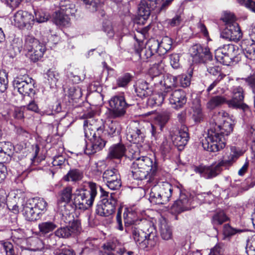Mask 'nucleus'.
I'll return each mask as SVG.
<instances>
[{
  "label": "nucleus",
  "instance_id": "nucleus-1",
  "mask_svg": "<svg viewBox=\"0 0 255 255\" xmlns=\"http://www.w3.org/2000/svg\"><path fill=\"white\" fill-rule=\"evenodd\" d=\"M210 124L202 146L207 151L217 152L225 147L226 136L233 130V122L227 113L221 111L214 115Z\"/></svg>",
  "mask_w": 255,
  "mask_h": 255
},
{
  "label": "nucleus",
  "instance_id": "nucleus-2",
  "mask_svg": "<svg viewBox=\"0 0 255 255\" xmlns=\"http://www.w3.org/2000/svg\"><path fill=\"white\" fill-rule=\"evenodd\" d=\"M130 230L132 238L140 249L148 250L157 245L158 240L157 231L151 222L140 220L138 224L131 227Z\"/></svg>",
  "mask_w": 255,
  "mask_h": 255
},
{
  "label": "nucleus",
  "instance_id": "nucleus-3",
  "mask_svg": "<svg viewBox=\"0 0 255 255\" xmlns=\"http://www.w3.org/2000/svg\"><path fill=\"white\" fill-rule=\"evenodd\" d=\"M97 188L96 183L89 182L86 188L77 189L73 195L75 207L83 210L92 207L97 195Z\"/></svg>",
  "mask_w": 255,
  "mask_h": 255
},
{
  "label": "nucleus",
  "instance_id": "nucleus-4",
  "mask_svg": "<svg viewBox=\"0 0 255 255\" xmlns=\"http://www.w3.org/2000/svg\"><path fill=\"white\" fill-rule=\"evenodd\" d=\"M46 48L38 40L32 35H27L25 37L23 50L27 51L26 55L30 60L36 62L43 56Z\"/></svg>",
  "mask_w": 255,
  "mask_h": 255
},
{
  "label": "nucleus",
  "instance_id": "nucleus-5",
  "mask_svg": "<svg viewBox=\"0 0 255 255\" xmlns=\"http://www.w3.org/2000/svg\"><path fill=\"white\" fill-rule=\"evenodd\" d=\"M101 189L102 195L106 198H103L97 205L96 213L100 216L108 217L115 212L117 200L115 193L109 194L106 191H103L102 188Z\"/></svg>",
  "mask_w": 255,
  "mask_h": 255
},
{
  "label": "nucleus",
  "instance_id": "nucleus-6",
  "mask_svg": "<svg viewBox=\"0 0 255 255\" xmlns=\"http://www.w3.org/2000/svg\"><path fill=\"white\" fill-rule=\"evenodd\" d=\"M34 81L27 75H19L14 78L13 86L15 90L23 96H33L35 94Z\"/></svg>",
  "mask_w": 255,
  "mask_h": 255
},
{
  "label": "nucleus",
  "instance_id": "nucleus-7",
  "mask_svg": "<svg viewBox=\"0 0 255 255\" xmlns=\"http://www.w3.org/2000/svg\"><path fill=\"white\" fill-rule=\"evenodd\" d=\"M238 47L229 44L224 45L215 51V57L217 61L225 65H230L238 54Z\"/></svg>",
  "mask_w": 255,
  "mask_h": 255
},
{
  "label": "nucleus",
  "instance_id": "nucleus-8",
  "mask_svg": "<svg viewBox=\"0 0 255 255\" xmlns=\"http://www.w3.org/2000/svg\"><path fill=\"white\" fill-rule=\"evenodd\" d=\"M160 84L162 86V92L154 95L152 99L154 100V104L157 106L161 105L166 98L168 93L173 91V89L178 85L176 77L168 74L164 78L163 81L160 80Z\"/></svg>",
  "mask_w": 255,
  "mask_h": 255
},
{
  "label": "nucleus",
  "instance_id": "nucleus-9",
  "mask_svg": "<svg viewBox=\"0 0 255 255\" xmlns=\"http://www.w3.org/2000/svg\"><path fill=\"white\" fill-rule=\"evenodd\" d=\"M109 103V113L113 118H120L124 116L126 110L129 105L128 104L123 95H116L111 98Z\"/></svg>",
  "mask_w": 255,
  "mask_h": 255
},
{
  "label": "nucleus",
  "instance_id": "nucleus-10",
  "mask_svg": "<svg viewBox=\"0 0 255 255\" xmlns=\"http://www.w3.org/2000/svg\"><path fill=\"white\" fill-rule=\"evenodd\" d=\"M14 25L19 28L30 29L35 22L34 16L26 11L18 10L12 17Z\"/></svg>",
  "mask_w": 255,
  "mask_h": 255
},
{
  "label": "nucleus",
  "instance_id": "nucleus-11",
  "mask_svg": "<svg viewBox=\"0 0 255 255\" xmlns=\"http://www.w3.org/2000/svg\"><path fill=\"white\" fill-rule=\"evenodd\" d=\"M190 53L195 63H208L212 60L211 53L209 48L203 47L200 44L193 45L190 49Z\"/></svg>",
  "mask_w": 255,
  "mask_h": 255
},
{
  "label": "nucleus",
  "instance_id": "nucleus-12",
  "mask_svg": "<svg viewBox=\"0 0 255 255\" xmlns=\"http://www.w3.org/2000/svg\"><path fill=\"white\" fill-rule=\"evenodd\" d=\"M103 179L107 186L111 190H117L122 185L120 173L116 168H109L105 170L103 174Z\"/></svg>",
  "mask_w": 255,
  "mask_h": 255
},
{
  "label": "nucleus",
  "instance_id": "nucleus-13",
  "mask_svg": "<svg viewBox=\"0 0 255 255\" xmlns=\"http://www.w3.org/2000/svg\"><path fill=\"white\" fill-rule=\"evenodd\" d=\"M81 231V223L79 220H74L70 225L58 228L54 235L59 238L67 239L74 237Z\"/></svg>",
  "mask_w": 255,
  "mask_h": 255
},
{
  "label": "nucleus",
  "instance_id": "nucleus-14",
  "mask_svg": "<svg viewBox=\"0 0 255 255\" xmlns=\"http://www.w3.org/2000/svg\"><path fill=\"white\" fill-rule=\"evenodd\" d=\"M223 166L224 165L220 161L217 164L209 166L203 165L195 166L194 171L206 179H211L219 175L221 172Z\"/></svg>",
  "mask_w": 255,
  "mask_h": 255
},
{
  "label": "nucleus",
  "instance_id": "nucleus-15",
  "mask_svg": "<svg viewBox=\"0 0 255 255\" xmlns=\"http://www.w3.org/2000/svg\"><path fill=\"white\" fill-rule=\"evenodd\" d=\"M170 118V114L168 112L158 114L154 118L153 123L151 124L150 132L152 136L156 138L158 134L163 131Z\"/></svg>",
  "mask_w": 255,
  "mask_h": 255
},
{
  "label": "nucleus",
  "instance_id": "nucleus-16",
  "mask_svg": "<svg viewBox=\"0 0 255 255\" xmlns=\"http://www.w3.org/2000/svg\"><path fill=\"white\" fill-rule=\"evenodd\" d=\"M172 107L176 110L182 108L187 102L185 92L181 89L175 90L168 93L166 96Z\"/></svg>",
  "mask_w": 255,
  "mask_h": 255
},
{
  "label": "nucleus",
  "instance_id": "nucleus-17",
  "mask_svg": "<svg viewBox=\"0 0 255 255\" xmlns=\"http://www.w3.org/2000/svg\"><path fill=\"white\" fill-rule=\"evenodd\" d=\"M221 37L229 41H239L242 37V33L239 24L234 23L227 25L221 33Z\"/></svg>",
  "mask_w": 255,
  "mask_h": 255
},
{
  "label": "nucleus",
  "instance_id": "nucleus-18",
  "mask_svg": "<svg viewBox=\"0 0 255 255\" xmlns=\"http://www.w3.org/2000/svg\"><path fill=\"white\" fill-rule=\"evenodd\" d=\"M153 187L154 195L157 196L160 195V194L163 195L162 198L164 202H168L170 201L175 190L180 191V190L177 188L174 189L171 184L167 182H159Z\"/></svg>",
  "mask_w": 255,
  "mask_h": 255
},
{
  "label": "nucleus",
  "instance_id": "nucleus-19",
  "mask_svg": "<svg viewBox=\"0 0 255 255\" xmlns=\"http://www.w3.org/2000/svg\"><path fill=\"white\" fill-rule=\"evenodd\" d=\"M192 200L188 198L184 194H181L179 199L176 201L171 207V211L174 213L179 214L182 212L191 210L194 208Z\"/></svg>",
  "mask_w": 255,
  "mask_h": 255
},
{
  "label": "nucleus",
  "instance_id": "nucleus-20",
  "mask_svg": "<svg viewBox=\"0 0 255 255\" xmlns=\"http://www.w3.org/2000/svg\"><path fill=\"white\" fill-rule=\"evenodd\" d=\"M160 1V0H141L138 7V15L144 19H147L152 10L159 5Z\"/></svg>",
  "mask_w": 255,
  "mask_h": 255
},
{
  "label": "nucleus",
  "instance_id": "nucleus-21",
  "mask_svg": "<svg viewBox=\"0 0 255 255\" xmlns=\"http://www.w3.org/2000/svg\"><path fill=\"white\" fill-rule=\"evenodd\" d=\"M186 126H182L180 129L171 131V139L175 146L183 147L187 144L189 138Z\"/></svg>",
  "mask_w": 255,
  "mask_h": 255
},
{
  "label": "nucleus",
  "instance_id": "nucleus-22",
  "mask_svg": "<svg viewBox=\"0 0 255 255\" xmlns=\"http://www.w3.org/2000/svg\"><path fill=\"white\" fill-rule=\"evenodd\" d=\"M132 164L136 167H142V169L149 172L151 175H154L157 170V165L153 162L152 160L145 156L136 158Z\"/></svg>",
  "mask_w": 255,
  "mask_h": 255
},
{
  "label": "nucleus",
  "instance_id": "nucleus-23",
  "mask_svg": "<svg viewBox=\"0 0 255 255\" xmlns=\"http://www.w3.org/2000/svg\"><path fill=\"white\" fill-rule=\"evenodd\" d=\"M144 137L143 129L132 125L128 128L127 138L130 142L140 144L143 142Z\"/></svg>",
  "mask_w": 255,
  "mask_h": 255
},
{
  "label": "nucleus",
  "instance_id": "nucleus-24",
  "mask_svg": "<svg viewBox=\"0 0 255 255\" xmlns=\"http://www.w3.org/2000/svg\"><path fill=\"white\" fill-rule=\"evenodd\" d=\"M232 99L227 101V103L229 107L239 108L242 106V102L244 99L243 89L240 86H235L232 89Z\"/></svg>",
  "mask_w": 255,
  "mask_h": 255
},
{
  "label": "nucleus",
  "instance_id": "nucleus-25",
  "mask_svg": "<svg viewBox=\"0 0 255 255\" xmlns=\"http://www.w3.org/2000/svg\"><path fill=\"white\" fill-rule=\"evenodd\" d=\"M244 152L243 150L239 147L232 146L229 154L225 156L224 159L221 161L224 166H230L236 162L241 156L243 155Z\"/></svg>",
  "mask_w": 255,
  "mask_h": 255
},
{
  "label": "nucleus",
  "instance_id": "nucleus-26",
  "mask_svg": "<svg viewBox=\"0 0 255 255\" xmlns=\"http://www.w3.org/2000/svg\"><path fill=\"white\" fill-rule=\"evenodd\" d=\"M124 219L126 226L138 224L140 220H138L137 212L133 208H126L124 213Z\"/></svg>",
  "mask_w": 255,
  "mask_h": 255
},
{
  "label": "nucleus",
  "instance_id": "nucleus-27",
  "mask_svg": "<svg viewBox=\"0 0 255 255\" xmlns=\"http://www.w3.org/2000/svg\"><path fill=\"white\" fill-rule=\"evenodd\" d=\"M135 91L137 96L140 98L147 97L152 94L153 90L148 83L144 81H138L135 87Z\"/></svg>",
  "mask_w": 255,
  "mask_h": 255
},
{
  "label": "nucleus",
  "instance_id": "nucleus-28",
  "mask_svg": "<svg viewBox=\"0 0 255 255\" xmlns=\"http://www.w3.org/2000/svg\"><path fill=\"white\" fill-rule=\"evenodd\" d=\"M72 188L70 186L65 187L62 191L60 199L57 202L58 208H60L62 212L66 208V205L71 201L72 195Z\"/></svg>",
  "mask_w": 255,
  "mask_h": 255
},
{
  "label": "nucleus",
  "instance_id": "nucleus-29",
  "mask_svg": "<svg viewBox=\"0 0 255 255\" xmlns=\"http://www.w3.org/2000/svg\"><path fill=\"white\" fill-rule=\"evenodd\" d=\"M22 213L27 220L34 221L36 220L40 212L34 209L33 205L28 200L26 203L23 205Z\"/></svg>",
  "mask_w": 255,
  "mask_h": 255
},
{
  "label": "nucleus",
  "instance_id": "nucleus-30",
  "mask_svg": "<svg viewBox=\"0 0 255 255\" xmlns=\"http://www.w3.org/2000/svg\"><path fill=\"white\" fill-rule=\"evenodd\" d=\"M53 20L57 25L60 27H64L69 25L70 19L69 15L59 9L56 11L53 15Z\"/></svg>",
  "mask_w": 255,
  "mask_h": 255
},
{
  "label": "nucleus",
  "instance_id": "nucleus-31",
  "mask_svg": "<svg viewBox=\"0 0 255 255\" xmlns=\"http://www.w3.org/2000/svg\"><path fill=\"white\" fill-rule=\"evenodd\" d=\"M94 120L90 119L85 120L83 125L85 136L90 140H92L96 137L95 130H99L98 127L92 124Z\"/></svg>",
  "mask_w": 255,
  "mask_h": 255
},
{
  "label": "nucleus",
  "instance_id": "nucleus-32",
  "mask_svg": "<svg viewBox=\"0 0 255 255\" xmlns=\"http://www.w3.org/2000/svg\"><path fill=\"white\" fill-rule=\"evenodd\" d=\"M131 169L132 176L134 179L136 180H142L147 178H149V180H150L154 176L151 175L150 172L144 170L142 167H136V166H134L132 164Z\"/></svg>",
  "mask_w": 255,
  "mask_h": 255
},
{
  "label": "nucleus",
  "instance_id": "nucleus-33",
  "mask_svg": "<svg viewBox=\"0 0 255 255\" xmlns=\"http://www.w3.org/2000/svg\"><path fill=\"white\" fill-rule=\"evenodd\" d=\"M107 128L105 130L104 134L109 137L119 135L121 131L122 128L117 121H110L107 124Z\"/></svg>",
  "mask_w": 255,
  "mask_h": 255
},
{
  "label": "nucleus",
  "instance_id": "nucleus-34",
  "mask_svg": "<svg viewBox=\"0 0 255 255\" xmlns=\"http://www.w3.org/2000/svg\"><path fill=\"white\" fill-rule=\"evenodd\" d=\"M59 9L68 15H73L77 11L75 4L70 0H61L59 3Z\"/></svg>",
  "mask_w": 255,
  "mask_h": 255
},
{
  "label": "nucleus",
  "instance_id": "nucleus-35",
  "mask_svg": "<svg viewBox=\"0 0 255 255\" xmlns=\"http://www.w3.org/2000/svg\"><path fill=\"white\" fill-rule=\"evenodd\" d=\"M126 150V149L124 144H116L110 148L109 156L111 158H120L125 155Z\"/></svg>",
  "mask_w": 255,
  "mask_h": 255
},
{
  "label": "nucleus",
  "instance_id": "nucleus-36",
  "mask_svg": "<svg viewBox=\"0 0 255 255\" xmlns=\"http://www.w3.org/2000/svg\"><path fill=\"white\" fill-rule=\"evenodd\" d=\"M103 248L108 251H115L121 255H123L126 251L123 245L116 239L106 243L103 245Z\"/></svg>",
  "mask_w": 255,
  "mask_h": 255
},
{
  "label": "nucleus",
  "instance_id": "nucleus-37",
  "mask_svg": "<svg viewBox=\"0 0 255 255\" xmlns=\"http://www.w3.org/2000/svg\"><path fill=\"white\" fill-rule=\"evenodd\" d=\"M159 230L161 238L163 240H168L171 239L172 235V230L164 219L160 220Z\"/></svg>",
  "mask_w": 255,
  "mask_h": 255
},
{
  "label": "nucleus",
  "instance_id": "nucleus-38",
  "mask_svg": "<svg viewBox=\"0 0 255 255\" xmlns=\"http://www.w3.org/2000/svg\"><path fill=\"white\" fill-rule=\"evenodd\" d=\"M83 176L82 171L78 169H70L67 174L63 177L64 180L66 181L77 182L82 179Z\"/></svg>",
  "mask_w": 255,
  "mask_h": 255
},
{
  "label": "nucleus",
  "instance_id": "nucleus-39",
  "mask_svg": "<svg viewBox=\"0 0 255 255\" xmlns=\"http://www.w3.org/2000/svg\"><path fill=\"white\" fill-rule=\"evenodd\" d=\"M56 227L57 225L50 221L42 222L38 225L39 232L43 235L52 232Z\"/></svg>",
  "mask_w": 255,
  "mask_h": 255
},
{
  "label": "nucleus",
  "instance_id": "nucleus-40",
  "mask_svg": "<svg viewBox=\"0 0 255 255\" xmlns=\"http://www.w3.org/2000/svg\"><path fill=\"white\" fill-rule=\"evenodd\" d=\"M138 48L135 46V53L138 55L139 58L143 60H147L151 56H152L154 53L151 50H150L147 47L143 48V45H141L140 44H138Z\"/></svg>",
  "mask_w": 255,
  "mask_h": 255
},
{
  "label": "nucleus",
  "instance_id": "nucleus-41",
  "mask_svg": "<svg viewBox=\"0 0 255 255\" xmlns=\"http://www.w3.org/2000/svg\"><path fill=\"white\" fill-rule=\"evenodd\" d=\"M28 200L36 211L40 213L41 211H45L47 210V203L43 198L37 197Z\"/></svg>",
  "mask_w": 255,
  "mask_h": 255
},
{
  "label": "nucleus",
  "instance_id": "nucleus-42",
  "mask_svg": "<svg viewBox=\"0 0 255 255\" xmlns=\"http://www.w3.org/2000/svg\"><path fill=\"white\" fill-rule=\"evenodd\" d=\"M28 243L30 245L29 250L32 251H41L44 248L43 241L38 238L34 237L28 239Z\"/></svg>",
  "mask_w": 255,
  "mask_h": 255
},
{
  "label": "nucleus",
  "instance_id": "nucleus-43",
  "mask_svg": "<svg viewBox=\"0 0 255 255\" xmlns=\"http://www.w3.org/2000/svg\"><path fill=\"white\" fill-rule=\"evenodd\" d=\"M227 103L226 99L219 96L212 97L207 103V108L210 110H213L217 107L221 106L225 103Z\"/></svg>",
  "mask_w": 255,
  "mask_h": 255
},
{
  "label": "nucleus",
  "instance_id": "nucleus-44",
  "mask_svg": "<svg viewBox=\"0 0 255 255\" xmlns=\"http://www.w3.org/2000/svg\"><path fill=\"white\" fill-rule=\"evenodd\" d=\"M242 51L245 57L251 60H255V44L241 45Z\"/></svg>",
  "mask_w": 255,
  "mask_h": 255
},
{
  "label": "nucleus",
  "instance_id": "nucleus-45",
  "mask_svg": "<svg viewBox=\"0 0 255 255\" xmlns=\"http://www.w3.org/2000/svg\"><path fill=\"white\" fill-rule=\"evenodd\" d=\"M159 44V54H164L171 48L172 40L170 37L165 36L162 39Z\"/></svg>",
  "mask_w": 255,
  "mask_h": 255
},
{
  "label": "nucleus",
  "instance_id": "nucleus-46",
  "mask_svg": "<svg viewBox=\"0 0 255 255\" xmlns=\"http://www.w3.org/2000/svg\"><path fill=\"white\" fill-rule=\"evenodd\" d=\"M229 218L223 211L216 212L212 217V222L214 226L220 225L227 221Z\"/></svg>",
  "mask_w": 255,
  "mask_h": 255
},
{
  "label": "nucleus",
  "instance_id": "nucleus-47",
  "mask_svg": "<svg viewBox=\"0 0 255 255\" xmlns=\"http://www.w3.org/2000/svg\"><path fill=\"white\" fill-rule=\"evenodd\" d=\"M91 141L92 143H93V151L91 150L89 152L88 150L87 151L88 154H94L98 151L101 150L105 145L106 141L103 140L100 136H96Z\"/></svg>",
  "mask_w": 255,
  "mask_h": 255
},
{
  "label": "nucleus",
  "instance_id": "nucleus-48",
  "mask_svg": "<svg viewBox=\"0 0 255 255\" xmlns=\"http://www.w3.org/2000/svg\"><path fill=\"white\" fill-rule=\"evenodd\" d=\"M163 69L160 64H154L149 70V74L152 80L158 78L159 80L162 78V73Z\"/></svg>",
  "mask_w": 255,
  "mask_h": 255
},
{
  "label": "nucleus",
  "instance_id": "nucleus-49",
  "mask_svg": "<svg viewBox=\"0 0 255 255\" xmlns=\"http://www.w3.org/2000/svg\"><path fill=\"white\" fill-rule=\"evenodd\" d=\"M68 95L73 100H78L82 96L81 89L78 86H72L68 89Z\"/></svg>",
  "mask_w": 255,
  "mask_h": 255
},
{
  "label": "nucleus",
  "instance_id": "nucleus-50",
  "mask_svg": "<svg viewBox=\"0 0 255 255\" xmlns=\"http://www.w3.org/2000/svg\"><path fill=\"white\" fill-rule=\"evenodd\" d=\"M35 21L38 23L44 22L49 19V14L42 9L34 10Z\"/></svg>",
  "mask_w": 255,
  "mask_h": 255
},
{
  "label": "nucleus",
  "instance_id": "nucleus-51",
  "mask_svg": "<svg viewBox=\"0 0 255 255\" xmlns=\"http://www.w3.org/2000/svg\"><path fill=\"white\" fill-rule=\"evenodd\" d=\"M172 149V144L168 142L166 138L162 141L160 146V152L164 157L169 156Z\"/></svg>",
  "mask_w": 255,
  "mask_h": 255
},
{
  "label": "nucleus",
  "instance_id": "nucleus-52",
  "mask_svg": "<svg viewBox=\"0 0 255 255\" xmlns=\"http://www.w3.org/2000/svg\"><path fill=\"white\" fill-rule=\"evenodd\" d=\"M163 196V195H162V194H160L158 196L155 194L154 195L153 187H152L149 194V200L151 203L154 204H165L168 202H164V200L162 198Z\"/></svg>",
  "mask_w": 255,
  "mask_h": 255
},
{
  "label": "nucleus",
  "instance_id": "nucleus-53",
  "mask_svg": "<svg viewBox=\"0 0 255 255\" xmlns=\"http://www.w3.org/2000/svg\"><path fill=\"white\" fill-rule=\"evenodd\" d=\"M192 118L196 123H200L204 120V115L199 106L193 109Z\"/></svg>",
  "mask_w": 255,
  "mask_h": 255
},
{
  "label": "nucleus",
  "instance_id": "nucleus-54",
  "mask_svg": "<svg viewBox=\"0 0 255 255\" xmlns=\"http://www.w3.org/2000/svg\"><path fill=\"white\" fill-rule=\"evenodd\" d=\"M47 79L51 85H56L59 78V73L53 69H50L47 72Z\"/></svg>",
  "mask_w": 255,
  "mask_h": 255
},
{
  "label": "nucleus",
  "instance_id": "nucleus-55",
  "mask_svg": "<svg viewBox=\"0 0 255 255\" xmlns=\"http://www.w3.org/2000/svg\"><path fill=\"white\" fill-rule=\"evenodd\" d=\"M246 252L248 255H255V235L247 241Z\"/></svg>",
  "mask_w": 255,
  "mask_h": 255
},
{
  "label": "nucleus",
  "instance_id": "nucleus-56",
  "mask_svg": "<svg viewBox=\"0 0 255 255\" xmlns=\"http://www.w3.org/2000/svg\"><path fill=\"white\" fill-rule=\"evenodd\" d=\"M83 1L87 8H89L92 12L97 11L101 3V0H83Z\"/></svg>",
  "mask_w": 255,
  "mask_h": 255
},
{
  "label": "nucleus",
  "instance_id": "nucleus-57",
  "mask_svg": "<svg viewBox=\"0 0 255 255\" xmlns=\"http://www.w3.org/2000/svg\"><path fill=\"white\" fill-rule=\"evenodd\" d=\"M239 83L244 85L250 86L255 93V76H252L247 78L238 79Z\"/></svg>",
  "mask_w": 255,
  "mask_h": 255
},
{
  "label": "nucleus",
  "instance_id": "nucleus-58",
  "mask_svg": "<svg viewBox=\"0 0 255 255\" xmlns=\"http://www.w3.org/2000/svg\"><path fill=\"white\" fill-rule=\"evenodd\" d=\"M147 47L153 52L154 53L158 52L159 53V42L155 39H149L146 43Z\"/></svg>",
  "mask_w": 255,
  "mask_h": 255
},
{
  "label": "nucleus",
  "instance_id": "nucleus-59",
  "mask_svg": "<svg viewBox=\"0 0 255 255\" xmlns=\"http://www.w3.org/2000/svg\"><path fill=\"white\" fill-rule=\"evenodd\" d=\"M177 81H179L180 85L183 88L188 87L190 85L191 75H182L176 77Z\"/></svg>",
  "mask_w": 255,
  "mask_h": 255
},
{
  "label": "nucleus",
  "instance_id": "nucleus-60",
  "mask_svg": "<svg viewBox=\"0 0 255 255\" xmlns=\"http://www.w3.org/2000/svg\"><path fill=\"white\" fill-rule=\"evenodd\" d=\"M8 80L6 74L0 71V92H4L7 88Z\"/></svg>",
  "mask_w": 255,
  "mask_h": 255
},
{
  "label": "nucleus",
  "instance_id": "nucleus-61",
  "mask_svg": "<svg viewBox=\"0 0 255 255\" xmlns=\"http://www.w3.org/2000/svg\"><path fill=\"white\" fill-rule=\"evenodd\" d=\"M61 208H58V211L62 215V220L65 223H68V225H70L72 222L74 220L73 219L74 216L72 214H70L69 212L63 209V211H60Z\"/></svg>",
  "mask_w": 255,
  "mask_h": 255
},
{
  "label": "nucleus",
  "instance_id": "nucleus-62",
  "mask_svg": "<svg viewBox=\"0 0 255 255\" xmlns=\"http://www.w3.org/2000/svg\"><path fill=\"white\" fill-rule=\"evenodd\" d=\"M222 20L225 22L226 26L230 24L237 23L234 15L230 12H225L222 17Z\"/></svg>",
  "mask_w": 255,
  "mask_h": 255
},
{
  "label": "nucleus",
  "instance_id": "nucleus-63",
  "mask_svg": "<svg viewBox=\"0 0 255 255\" xmlns=\"http://www.w3.org/2000/svg\"><path fill=\"white\" fill-rule=\"evenodd\" d=\"M180 55L179 54L174 53L170 55V62L174 69H178L180 66L179 62Z\"/></svg>",
  "mask_w": 255,
  "mask_h": 255
},
{
  "label": "nucleus",
  "instance_id": "nucleus-64",
  "mask_svg": "<svg viewBox=\"0 0 255 255\" xmlns=\"http://www.w3.org/2000/svg\"><path fill=\"white\" fill-rule=\"evenodd\" d=\"M241 5H244L252 11L255 12V1L253 0H237Z\"/></svg>",
  "mask_w": 255,
  "mask_h": 255
}]
</instances>
